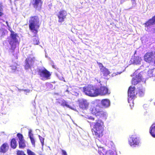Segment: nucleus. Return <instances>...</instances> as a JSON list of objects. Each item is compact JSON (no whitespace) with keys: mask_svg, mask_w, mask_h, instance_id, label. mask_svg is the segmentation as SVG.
<instances>
[{"mask_svg":"<svg viewBox=\"0 0 155 155\" xmlns=\"http://www.w3.org/2000/svg\"><path fill=\"white\" fill-rule=\"evenodd\" d=\"M13 55L14 56L15 58V59H18V56L16 54H15V55L14 54H13Z\"/></svg>","mask_w":155,"mask_h":155,"instance_id":"38","label":"nucleus"},{"mask_svg":"<svg viewBox=\"0 0 155 155\" xmlns=\"http://www.w3.org/2000/svg\"><path fill=\"white\" fill-rule=\"evenodd\" d=\"M35 61V58L34 57H28L26 58L25 60V68L27 70L31 69V66L33 65Z\"/></svg>","mask_w":155,"mask_h":155,"instance_id":"12","label":"nucleus"},{"mask_svg":"<svg viewBox=\"0 0 155 155\" xmlns=\"http://www.w3.org/2000/svg\"><path fill=\"white\" fill-rule=\"evenodd\" d=\"M39 18L37 16H31L29 21V27L30 30L35 34L38 32V29L40 27Z\"/></svg>","mask_w":155,"mask_h":155,"instance_id":"3","label":"nucleus"},{"mask_svg":"<svg viewBox=\"0 0 155 155\" xmlns=\"http://www.w3.org/2000/svg\"><path fill=\"white\" fill-rule=\"evenodd\" d=\"M38 137L41 143L42 146L43 147L44 145V138L39 135H38Z\"/></svg>","mask_w":155,"mask_h":155,"instance_id":"29","label":"nucleus"},{"mask_svg":"<svg viewBox=\"0 0 155 155\" xmlns=\"http://www.w3.org/2000/svg\"><path fill=\"white\" fill-rule=\"evenodd\" d=\"M149 132L153 137L155 138V123L153 124L150 127Z\"/></svg>","mask_w":155,"mask_h":155,"instance_id":"20","label":"nucleus"},{"mask_svg":"<svg viewBox=\"0 0 155 155\" xmlns=\"http://www.w3.org/2000/svg\"><path fill=\"white\" fill-rule=\"evenodd\" d=\"M98 153L100 155H104L105 152V150L103 148H100L98 150Z\"/></svg>","mask_w":155,"mask_h":155,"instance_id":"27","label":"nucleus"},{"mask_svg":"<svg viewBox=\"0 0 155 155\" xmlns=\"http://www.w3.org/2000/svg\"><path fill=\"white\" fill-rule=\"evenodd\" d=\"M17 155H19V150H18L17 153Z\"/></svg>","mask_w":155,"mask_h":155,"instance_id":"39","label":"nucleus"},{"mask_svg":"<svg viewBox=\"0 0 155 155\" xmlns=\"http://www.w3.org/2000/svg\"><path fill=\"white\" fill-rule=\"evenodd\" d=\"M31 3L36 9L39 10L41 9L43 3L42 0H32Z\"/></svg>","mask_w":155,"mask_h":155,"instance_id":"14","label":"nucleus"},{"mask_svg":"<svg viewBox=\"0 0 155 155\" xmlns=\"http://www.w3.org/2000/svg\"><path fill=\"white\" fill-rule=\"evenodd\" d=\"M155 52L151 51L146 53L144 55V60L146 62L150 63L155 58Z\"/></svg>","mask_w":155,"mask_h":155,"instance_id":"9","label":"nucleus"},{"mask_svg":"<svg viewBox=\"0 0 155 155\" xmlns=\"http://www.w3.org/2000/svg\"><path fill=\"white\" fill-rule=\"evenodd\" d=\"M2 133H3L4 134H3L4 135H5V132H2Z\"/></svg>","mask_w":155,"mask_h":155,"instance_id":"40","label":"nucleus"},{"mask_svg":"<svg viewBox=\"0 0 155 155\" xmlns=\"http://www.w3.org/2000/svg\"><path fill=\"white\" fill-rule=\"evenodd\" d=\"M140 142L138 137L135 135H132L129 140V143L131 146L134 147L138 146Z\"/></svg>","mask_w":155,"mask_h":155,"instance_id":"13","label":"nucleus"},{"mask_svg":"<svg viewBox=\"0 0 155 155\" xmlns=\"http://www.w3.org/2000/svg\"><path fill=\"white\" fill-rule=\"evenodd\" d=\"M110 93L107 88L105 86H101L99 88H97V96H104L108 95Z\"/></svg>","mask_w":155,"mask_h":155,"instance_id":"11","label":"nucleus"},{"mask_svg":"<svg viewBox=\"0 0 155 155\" xmlns=\"http://www.w3.org/2000/svg\"><path fill=\"white\" fill-rule=\"evenodd\" d=\"M11 32L9 38L8 39V41L10 45L9 47L10 51L13 52L15 49L17 47V45L18 44V41L17 38L18 36L17 33L13 31L11 28L8 29Z\"/></svg>","mask_w":155,"mask_h":155,"instance_id":"2","label":"nucleus"},{"mask_svg":"<svg viewBox=\"0 0 155 155\" xmlns=\"http://www.w3.org/2000/svg\"><path fill=\"white\" fill-rule=\"evenodd\" d=\"M24 91L25 92H26V93H29L30 92V90L28 89L25 90H24Z\"/></svg>","mask_w":155,"mask_h":155,"instance_id":"36","label":"nucleus"},{"mask_svg":"<svg viewBox=\"0 0 155 155\" xmlns=\"http://www.w3.org/2000/svg\"><path fill=\"white\" fill-rule=\"evenodd\" d=\"M31 132L32 130H30L28 131V136L32 145L35 146V141L33 137V135L31 133Z\"/></svg>","mask_w":155,"mask_h":155,"instance_id":"22","label":"nucleus"},{"mask_svg":"<svg viewBox=\"0 0 155 155\" xmlns=\"http://www.w3.org/2000/svg\"><path fill=\"white\" fill-rule=\"evenodd\" d=\"M154 23L155 24V15L152 17Z\"/></svg>","mask_w":155,"mask_h":155,"instance_id":"37","label":"nucleus"},{"mask_svg":"<svg viewBox=\"0 0 155 155\" xmlns=\"http://www.w3.org/2000/svg\"><path fill=\"white\" fill-rule=\"evenodd\" d=\"M141 60L142 59L141 57L138 56H134L133 58L131 59V61H132L133 63L135 64H140Z\"/></svg>","mask_w":155,"mask_h":155,"instance_id":"21","label":"nucleus"},{"mask_svg":"<svg viewBox=\"0 0 155 155\" xmlns=\"http://www.w3.org/2000/svg\"><path fill=\"white\" fill-rule=\"evenodd\" d=\"M154 64H155V61H154Z\"/></svg>","mask_w":155,"mask_h":155,"instance_id":"44","label":"nucleus"},{"mask_svg":"<svg viewBox=\"0 0 155 155\" xmlns=\"http://www.w3.org/2000/svg\"><path fill=\"white\" fill-rule=\"evenodd\" d=\"M153 17L151 18L148 21H147L144 24L145 27H148L151 25L154 24L153 21Z\"/></svg>","mask_w":155,"mask_h":155,"instance_id":"25","label":"nucleus"},{"mask_svg":"<svg viewBox=\"0 0 155 155\" xmlns=\"http://www.w3.org/2000/svg\"><path fill=\"white\" fill-rule=\"evenodd\" d=\"M100 70V74L104 77H106L109 75L110 74L109 70L106 67H104L103 64L100 62H97Z\"/></svg>","mask_w":155,"mask_h":155,"instance_id":"10","label":"nucleus"},{"mask_svg":"<svg viewBox=\"0 0 155 155\" xmlns=\"http://www.w3.org/2000/svg\"><path fill=\"white\" fill-rule=\"evenodd\" d=\"M110 142L112 143V144H113V143L112 142V141H110Z\"/></svg>","mask_w":155,"mask_h":155,"instance_id":"42","label":"nucleus"},{"mask_svg":"<svg viewBox=\"0 0 155 155\" xmlns=\"http://www.w3.org/2000/svg\"><path fill=\"white\" fill-rule=\"evenodd\" d=\"M68 103L65 101L63 100L62 101L61 105L63 107L66 106L68 108H71L70 106L68 104Z\"/></svg>","mask_w":155,"mask_h":155,"instance_id":"26","label":"nucleus"},{"mask_svg":"<svg viewBox=\"0 0 155 155\" xmlns=\"http://www.w3.org/2000/svg\"><path fill=\"white\" fill-rule=\"evenodd\" d=\"M88 105L89 104L86 100H83L81 101L79 104L80 107L84 110L87 109Z\"/></svg>","mask_w":155,"mask_h":155,"instance_id":"16","label":"nucleus"},{"mask_svg":"<svg viewBox=\"0 0 155 155\" xmlns=\"http://www.w3.org/2000/svg\"><path fill=\"white\" fill-rule=\"evenodd\" d=\"M17 137L18 138V139H19V140H18V147H19V133H18L17 134Z\"/></svg>","mask_w":155,"mask_h":155,"instance_id":"33","label":"nucleus"},{"mask_svg":"<svg viewBox=\"0 0 155 155\" xmlns=\"http://www.w3.org/2000/svg\"><path fill=\"white\" fill-rule=\"evenodd\" d=\"M25 142L23 135L20 134V148H25L26 146Z\"/></svg>","mask_w":155,"mask_h":155,"instance_id":"19","label":"nucleus"},{"mask_svg":"<svg viewBox=\"0 0 155 155\" xmlns=\"http://www.w3.org/2000/svg\"><path fill=\"white\" fill-rule=\"evenodd\" d=\"M3 7L2 3H0V17L2 16L3 15V13L2 12L3 10Z\"/></svg>","mask_w":155,"mask_h":155,"instance_id":"28","label":"nucleus"},{"mask_svg":"<svg viewBox=\"0 0 155 155\" xmlns=\"http://www.w3.org/2000/svg\"><path fill=\"white\" fill-rule=\"evenodd\" d=\"M135 90L136 88L135 87L130 86L129 87L128 90V95L129 97L128 101L130 107L133 106L134 104L133 99L136 97L137 94Z\"/></svg>","mask_w":155,"mask_h":155,"instance_id":"5","label":"nucleus"},{"mask_svg":"<svg viewBox=\"0 0 155 155\" xmlns=\"http://www.w3.org/2000/svg\"><path fill=\"white\" fill-rule=\"evenodd\" d=\"M27 153L28 155H36L35 153L29 149L27 150Z\"/></svg>","mask_w":155,"mask_h":155,"instance_id":"30","label":"nucleus"},{"mask_svg":"<svg viewBox=\"0 0 155 155\" xmlns=\"http://www.w3.org/2000/svg\"><path fill=\"white\" fill-rule=\"evenodd\" d=\"M20 155H26L24 153L23 151H20Z\"/></svg>","mask_w":155,"mask_h":155,"instance_id":"35","label":"nucleus"},{"mask_svg":"<svg viewBox=\"0 0 155 155\" xmlns=\"http://www.w3.org/2000/svg\"><path fill=\"white\" fill-rule=\"evenodd\" d=\"M154 31L155 32V28L154 29Z\"/></svg>","mask_w":155,"mask_h":155,"instance_id":"43","label":"nucleus"},{"mask_svg":"<svg viewBox=\"0 0 155 155\" xmlns=\"http://www.w3.org/2000/svg\"><path fill=\"white\" fill-rule=\"evenodd\" d=\"M38 72V74L42 80H48L50 78L51 73L45 68L39 69Z\"/></svg>","mask_w":155,"mask_h":155,"instance_id":"7","label":"nucleus"},{"mask_svg":"<svg viewBox=\"0 0 155 155\" xmlns=\"http://www.w3.org/2000/svg\"><path fill=\"white\" fill-rule=\"evenodd\" d=\"M101 104L103 108H106L108 107L110 105V100L107 99H103L101 101Z\"/></svg>","mask_w":155,"mask_h":155,"instance_id":"17","label":"nucleus"},{"mask_svg":"<svg viewBox=\"0 0 155 155\" xmlns=\"http://www.w3.org/2000/svg\"><path fill=\"white\" fill-rule=\"evenodd\" d=\"M62 155H67L66 152L64 150H61Z\"/></svg>","mask_w":155,"mask_h":155,"instance_id":"32","label":"nucleus"},{"mask_svg":"<svg viewBox=\"0 0 155 155\" xmlns=\"http://www.w3.org/2000/svg\"><path fill=\"white\" fill-rule=\"evenodd\" d=\"M141 74L140 73L136 75L135 77L133 78L131 81L132 84L134 85H137L141 81Z\"/></svg>","mask_w":155,"mask_h":155,"instance_id":"15","label":"nucleus"},{"mask_svg":"<svg viewBox=\"0 0 155 155\" xmlns=\"http://www.w3.org/2000/svg\"><path fill=\"white\" fill-rule=\"evenodd\" d=\"M91 131L93 135H94L97 138H99L103 137L104 133L103 122L99 119L96 120L94 123Z\"/></svg>","mask_w":155,"mask_h":155,"instance_id":"1","label":"nucleus"},{"mask_svg":"<svg viewBox=\"0 0 155 155\" xmlns=\"http://www.w3.org/2000/svg\"><path fill=\"white\" fill-rule=\"evenodd\" d=\"M35 35L34 36L32 39L33 43L35 45H38L39 43V40L38 35L35 34Z\"/></svg>","mask_w":155,"mask_h":155,"instance_id":"23","label":"nucleus"},{"mask_svg":"<svg viewBox=\"0 0 155 155\" xmlns=\"http://www.w3.org/2000/svg\"><path fill=\"white\" fill-rule=\"evenodd\" d=\"M131 1L133 2H135V0H131Z\"/></svg>","mask_w":155,"mask_h":155,"instance_id":"41","label":"nucleus"},{"mask_svg":"<svg viewBox=\"0 0 155 155\" xmlns=\"http://www.w3.org/2000/svg\"><path fill=\"white\" fill-rule=\"evenodd\" d=\"M10 68L13 71H15L16 70H17L18 67L16 66H10Z\"/></svg>","mask_w":155,"mask_h":155,"instance_id":"31","label":"nucleus"},{"mask_svg":"<svg viewBox=\"0 0 155 155\" xmlns=\"http://www.w3.org/2000/svg\"><path fill=\"white\" fill-rule=\"evenodd\" d=\"M67 15L66 11L64 10H60L57 15L58 18V22L61 23L63 22L66 18Z\"/></svg>","mask_w":155,"mask_h":155,"instance_id":"8","label":"nucleus"},{"mask_svg":"<svg viewBox=\"0 0 155 155\" xmlns=\"http://www.w3.org/2000/svg\"><path fill=\"white\" fill-rule=\"evenodd\" d=\"M17 145V142L15 139L14 138H12L10 142V146L13 149L16 148Z\"/></svg>","mask_w":155,"mask_h":155,"instance_id":"24","label":"nucleus"},{"mask_svg":"<svg viewBox=\"0 0 155 155\" xmlns=\"http://www.w3.org/2000/svg\"><path fill=\"white\" fill-rule=\"evenodd\" d=\"M88 119L89 120H92L93 121L94 120V118L92 116H90L88 118Z\"/></svg>","mask_w":155,"mask_h":155,"instance_id":"34","label":"nucleus"},{"mask_svg":"<svg viewBox=\"0 0 155 155\" xmlns=\"http://www.w3.org/2000/svg\"><path fill=\"white\" fill-rule=\"evenodd\" d=\"M83 92L87 95L91 97L97 96V88L93 86L83 87Z\"/></svg>","mask_w":155,"mask_h":155,"instance_id":"6","label":"nucleus"},{"mask_svg":"<svg viewBox=\"0 0 155 155\" xmlns=\"http://www.w3.org/2000/svg\"><path fill=\"white\" fill-rule=\"evenodd\" d=\"M9 146L7 143H3L0 148V152L2 153H6L8 150Z\"/></svg>","mask_w":155,"mask_h":155,"instance_id":"18","label":"nucleus"},{"mask_svg":"<svg viewBox=\"0 0 155 155\" xmlns=\"http://www.w3.org/2000/svg\"><path fill=\"white\" fill-rule=\"evenodd\" d=\"M90 110L92 114L100 117H103L106 115L104 108L99 104L91 107Z\"/></svg>","mask_w":155,"mask_h":155,"instance_id":"4","label":"nucleus"}]
</instances>
